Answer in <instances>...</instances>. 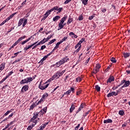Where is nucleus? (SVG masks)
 Wrapping results in <instances>:
<instances>
[{"instance_id": "nucleus-1", "label": "nucleus", "mask_w": 130, "mask_h": 130, "mask_svg": "<svg viewBox=\"0 0 130 130\" xmlns=\"http://www.w3.org/2000/svg\"><path fill=\"white\" fill-rule=\"evenodd\" d=\"M68 61H70V58L68 56H66L58 62H57L54 66H57V68H59L61 64H63L65 62H68Z\"/></svg>"}, {"instance_id": "nucleus-2", "label": "nucleus", "mask_w": 130, "mask_h": 130, "mask_svg": "<svg viewBox=\"0 0 130 130\" xmlns=\"http://www.w3.org/2000/svg\"><path fill=\"white\" fill-rule=\"evenodd\" d=\"M67 19H68V15H64V17L60 20V22L58 24V30H61V29L63 28V27H64V24H63V23Z\"/></svg>"}, {"instance_id": "nucleus-3", "label": "nucleus", "mask_w": 130, "mask_h": 130, "mask_svg": "<svg viewBox=\"0 0 130 130\" xmlns=\"http://www.w3.org/2000/svg\"><path fill=\"white\" fill-rule=\"evenodd\" d=\"M66 73V70L62 72L58 71L51 78L50 80H53L54 79H58L59 77H61Z\"/></svg>"}, {"instance_id": "nucleus-4", "label": "nucleus", "mask_w": 130, "mask_h": 130, "mask_svg": "<svg viewBox=\"0 0 130 130\" xmlns=\"http://www.w3.org/2000/svg\"><path fill=\"white\" fill-rule=\"evenodd\" d=\"M47 82H51V79H49L47 82L44 83L43 85L41 84V82H40V84L39 85V88L41 90H45L46 88L49 86V83L47 84Z\"/></svg>"}, {"instance_id": "nucleus-5", "label": "nucleus", "mask_w": 130, "mask_h": 130, "mask_svg": "<svg viewBox=\"0 0 130 130\" xmlns=\"http://www.w3.org/2000/svg\"><path fill=\"white\" fill-rule=\"evenodd\" d=\"M32 81L33 78L27 77L20 81V85H23V84H28V83H30V82H32Z\"/></svg>"}, {"instance_id": "nucleus-6", "label": "nucleus", "mask_w": 130, "mask_h": 130, "mask_svg": "<svg viewBox=\"0 0 130 130\" xmlns=\"http://www.w3.org/2000/svg\"><path fill=\"white\" fill-rule=\"evenodd\" d=\"M33 117L30 119V122H34L35 120H37L38 121H40V119L38 118V113L37 112H35L34 113Z\"/></svg>"}, {"instance_id": "nucleus-7", "label": "nucleus", "mask_w": 130, "mask_h": 130, "mask_svg": "<svg viewBox=\"0 0 130 130\" xmlns=\"http://www.w3.org/2000/svg\"><path fill=\"white\" fill-rule=\"evenodd\" d=\"M100 68H101V66L100 65V64H96L95 69H93L92 71V74H97L98 72L100 71Z\"/></svg>"}, {"instance_id": "nucleus-8", "label": "nucleus", "mask_w": 130, "mask_h": 130, "mask_svg": "<svg viewBox=\"0 0 130 130\" xmlns=\"http://www.w3.org/2000/svg\"><path fill=\"white\" fill-rule=\"evenodd\" d=\"M85 106H86V104H85L84 103H82L80 105V106L79 108H78V109L77 111H76V114H75V115L76 114H78V113H79V112L81 111V110H82V109H83V108H85Z\"/></svg>"}, {"instance_id": "nucleus-9", "label": "nucleus", "mask_w": 130, "mask_h": 130, "mask_svg": "<svg viewBox=\"0 0 130 130\" xmlns=\"http://www.w3.org/2000/svg\"><path fill=\"white\" fill-rule=\"evenodd\" d=\"M38 42H36L31 45H28V47L26 46L24 48V50H25V51L26 50H28V49H29V48L33 47V46H34V45H35V44H37Z\"/></svg>"}, {"instance_id": "nucleus-10", "label": "nucleus", "mask_w": 130, "mask_h": 130, "mask_svg": "<svg viewBox=\"0 0 130 130\" xmlns=\"http://www.w3.org/2000/svg\"><path fill=\"white\" fill-rule=\"evenodd\" d=\"M28 89H29V86L25 85L22 87L21 92L24 93V92H26V91H27Z\"/></svg>"}, {"instance_id": "nucleus-11", "label": "nucleus", "mask_w": 130, "mask_h": 130, "mask_svg": "<svg viewBox=\"0 0 130 130\" xmlns=\"http://www.w3.org/2000/svg\"><path fill=\"white\" fill-rule=\"evenodd\" d=\"M76 104L72 103L70 109V113H72L73 112V111L76 109Z\"/></svg>"}, {"instance_id": "nucleus-12", "label": "nucleus", "mask_w": 130, "mask_h": 130, "mask_svg": "<svg viewBox=\"0 0 130 130\" xmlns=\"http://www.w3.org/2000/svg\"><path fill=\"white\" fill-rule=\"evenodd\" d=\"M114 81V76H110V77L108 79L107 83H111V82H113Z\"/></svg>"}, {"instance_id": "nucleus-13", "label": "nucleus", "mask_w": 130, "mask_h": 130, "mask_svg": "<svg viewBox=\"0 0 130 130\" xmlns=\"http://www.w3.org/2000/svg\"><path fill=\"white\" fill-rule=\"evenodd\" d=\"M112 96H117L115 91H112L107 95V97L108 98L111 97Z\"/></svg>"}, {"instance_id": "nucleus-14", "label": "nucleus", "mask_w": 130, "mask_h": 130, "mask_svg": "<svg viewBox=\"0 0 130 130\" xmlns=\"http://www.w3.org/2000/svg\"><path fill=\"white\" fill-rule=\"evenodd\" d=\"M6 67V62H3L0 65V71H3L4 70Z\"/></svg>"}, {"instance_id": "nucleus-15", "label": "nucleus", "mask_w": 130, "mask_h": 130, "mask_svg": "<svg viewBox=\"0 0 130 130\" xmlns=\"http://www.w3.org/2000/svg\"><path fill=\"white\" fill-rule=\"evenodd\" d=\"M129 84H130L129 81L125 80V83L123 85V87L126 88V87H128V86H129Z\"/></svg>"}, {"instance_id": "nucleus-16", "label": "nucleus", "mask_w": 130, "mask_h": 130, "mask_svg": "<svg viewBox=\"0 0 130 130\" xmlns=\"http://www.w3.org/2000/svg\"><path fill=\"white\" fill-rule=\"evenodd\" d=\"M113 121L111 119H107L104 121V123H112Z\"/></svg>"}, {"instance_id": "nucleus-17", "label": "nucleus", "mask_w": 130, "mask_h": 130, "mask_svg": "<svg viewBox=\"0 0 130 130\" xmlns=\"http://www.w3.org/2000/svg\"><path fill=\"white\" fill-rule=\"evenodd\" d=\"M59 19H60V16L57 15V16H55L53 18V22H57V21H58V20H59Z\"/></svg>"}, {"instance_id": "nucleus-18", "label": "nucleus", "mask_w": 130, "mask_h": 130, "mask_svg": "<svg viewBox=\"0 0 130 130\" xmlns=\"http://www.w3.org/2000/svg\"><path fill=\"white\" fill-rule=\"evenodd\" d=\"M74 20V19H73V18L71 17V16H70L68 20L67 21V24L70 25V24H71V23H72V22H73V21Z\"/></svg>"}, {"instance_id": "nucleus-19", "label": "nucleus", "mask_w": 130, "mask_h": 130, "mask_svg": "<svg viewBox=\"0 0 130 130\" xmlns=\"http://www.w3.org/2000/svg\"><path fill=\"white\" fill-rule=\"evenodd\" d=\"M47 57H48L47 55L43 57V58L40 61V62L41 63V64H43V61H44V60H46V58H47Z\"/></svg>"}, {"instance_id": "nucleus-20", "label": "nucleus", "mask_w": 130, "mask_h": 130, "mask_svg": "<svg viewBox=\"0 0 130 130\" xmlns=\"http://www.w3.org/2000/svg\"><path fill=\"white\" fill-rule=\"evenodd\" d=\"M37 105H38V104H37V103H35L32 104L30 106V109H31V110H33V109H34V108H35Z\"/></svg>"}, {"instance_id": "nucleus-21", "label": "nucleus", "mask_w": 130, "mask_h": 130, "mask_svg": "<svg viewBox=\"0 0 130 130\" xmlns=\"http://www.w3.org/2000/svg\"><path fill=\"white\" fill-rule=\"evenodd\" d=\"M24 22V20L22 18H21L18 22V27H20V26H21V25H22L23 24Z\"/></svg>"}, {"instance_id": "nucleus-22", "label": "nucleus", "mask_w": 130, "mask_h": 130, "mask_svg": "<svg viewBox=\"0 0 130 130\" xmlns=\"http://www.w3.org/2000/svg\"><path fill=\"white\" fill-rule=\"evenodd\" d=\"M80 93H82V89H81V88L77 89L76 91V95H79Z\"/></svg>"}, {"instance_id": "nucleus-23", "label": "nucleus", "mask_w": 130, "mask_h": 130, "mask_svg": "<svg viewBox=\"0 0 130 130\" xmlns=\"http://www.w3.org/2000/svg\"><path fill=\"white\" fill-rule=\"evenodd\" d=\"M95 90L97 91V92H100V90L101 88H100V86L99 85H96L95 86Z\"/></svg>"}, {"instance_id": "nucleus-24", "label": "nucleus", "mask_w": 130, "mask_h": 130, "mask_svg": "<svg viewBox=\"0 0 130 130\" xmlns=\"http://www.w3.org/2000/svg\"><path fill=\"white\" fill-rule=\"evenodd\" d=\"M129 53H124L123 54V55L124 57V58H127V57H128V56H129Z\"/></svg>"}, {"instance_id": "nucleus-25", "label": "nucleus", "mask_w": 130, "mask_h": 130, "mask_svg": "<svg viewBox=\"0 0 130 130\" xmlns=\"http://www.w3.org/2000/svg\"><path fill=\"white\" fill-rule=\"evenodd\" d=\"M83 78L81 77H78L76 79V82H81Z\"/></svg>"}, {"instance_id": "nucleus-26", "label": "nucleus", "mask_w": 130, "mask_h": 130, "mask_svg": "<svg viewBox=\"0 0 130 130\" xmlns=\"http://www.w3.org/2000/svg\"><path fill=\"white\" fill-rule=\"evenodd\" d=\"M45 101V99L42 97V98L41 99V100L38 102V103H37V104H38V105H39V104H40V103H41V102H44Z\"/></svg>"}, {"instance_id": "nucleus-27", "label": "nucleus", "mask_w": 130, "mask_h": 130, "mask_svg": "<svg viewBox=\"0 0 130 130\" xmlns=\"http://www.w3.org/2000/svg\"><path fill=\"white\" fill-rule=\"evenodd\" d=\"M47 17H48V14L45 13V14L44 15V17H43V18H42L41 21H42L43 20H44V21L45 20H46V18H47Z\"/></svg>"}, {"instance_id": "nucleus-28", "label": "nucleus", "mask_w": 130, "mask_h": 130, "mask_svg": "<svg viewBox=\"0 0 130 130\" xmlns=\"http://www.w3.org/2000/svg\"><path fill=\"white\" fill-rule=\"evenodd\" d=\"M110 60L112 62L115 63V62H116V59H115V58L114 57H111L110 58Z\"/></svg>"}, {"instance_id": "nucleus-29", "label": "nucleus", "mask_w": 130, "mask_h": 130, "mask_svg": "<svg viewBox=\"0 0 130 130\" xmlns=\"http://www.w3.org/2000/svg\"><path fill=\"white\" fill-rule=\"evenodd\" d=\"M8 77L6 76L5 78H4L1 81L0 84H3L7 79H8Z\"/></svg>"}, {"instance_id": "nucleus-30", "label": "nucleus", "mask_w": 130, "mask_h": 130, "mask_svg": "<svg viewBox=\"0 0 130 130\" xmlns=\"http://www.w3.org/2000/svg\"><path fill=\"white\" fill-rule=\"evenodd\" d=\"M55 41H56V39H54L52 40L48 43V45H50V44H52V43H53V42H54Z\"/></svg>"}, {"instance_id": "nucleus-31", "label": "nucleus", "mask_w": 130, "mask_h": 130, "mask_svg": "<svg viewBox=\"0 0 130 130\" xmlns=\"http://www.w3.org/2000/svg\"><path fill=\"white\" fill-rule=\"evenodd\" d=\"M48 97V93H44L42 96V98H44L45 99H46V98Z\"/></svg>"}, {"instance_id": "nucleus-32", "label": "nucleus", "mask_w": 130, "mask_h": 130, "mask_svg": "<svg viewBox=\"0 0 130 130\" xmlns=\"http://www.w3.org/2000/svg\"><path fill=\"white\" fill-rule=\"evenodd\" d=\"M119 115H121V116H122V115H124V112L123 111V110H120L119 111Z\"/></svg>"}, {"instance_id": "nucleus-33", "label": "nucleus", "mask_w": 130, "mask_h": 130, "mask_svg": "<svg viewBox=\"0 0 130 130\" xmlns=\"http://www.w3.org/2000/svg\"><path fill=\"white\" fill-rule=\"evenodd\" d=\"M58 9V6H55L53 8H51V10H52V11L53 12V11H57Z\"/></svg>"}, {"instance_id": "nucleus-34", "label": "nucleus", "mask_w": 130, "mask_h": 130, "mask_svg": "<svg viewBox=\"0 0 130 130\" xmlns=\"http://www.w3.org/2000/svg\"><path fill=\"white\" fill-rule=\"evenodd\" d=\"M38 115H40V116H43V115L44 114V112H43V111H42V110H41V111H40L38 113Z\"/></svg>"}, {"instance_id": "nucleus-35", "label": "nucleus", "mask_w": 130, "mask_h": 130, "mask_svg": "<svg viewBox=\"0 0 130 130\" xmlns=\"http://www.w3.org/2000/svg\"><path fill=\"white\" fill-rule=\"evenodd\" d=\"M63 8L62 7L59 8H58V10H57L58 12H57V14H59V13H61V11H63Z\"/></svg>"}, {"instance_id": "nucleus-36", "label": "nucleus", "mask_w": 130, "mask_h": 130, "mask_svg": "<svg viewBox=\"0 0 130 130\" xmlns=\"http://www.w3.org/2000/svg\"><path fill=\"white\" fill-rule=\"evenodd\" d=\"M12 112V111H8L6 113H5L4 115H3V117H5V116H7V115H8L10 113Z\"/></svg>"}, {"instance_id": "nucleus-37", "label": "nucleus", "mask_w": 130, "mask_h": 130, "mask_svg": "<svg viewBox=\"0 0 130 130\" xmlns=\"http://www.w3.org/2000/svg\"><path fill=\"white\" fill-rule=\"evenodd\" d=\"M85 39L84 38L81 39V40L78 42V44L81 45V44L85 41Z\"/></svg>"}, {"instance_id": "nucleus-38", "label": "nucleus", "mask_w": 130, "mask_h": 130, "mask_svg": "<svg viewBox=\"0 0 130 130\" xmlns=\"http://www.w3.org/2000/svg\"><path fill=\"white\" fill-rule=\"evenodd\" d=\"M51 37H52V35L48 36V37L45 39L46 42H47V41H48L50 39V38H51Z\"/></svg>"}, {"instance_id": "nucleus-39", "label": "nucleus", "mask_w": 130, "mask_h": 130, "mask_svg": "<svg viewBox=\"0 0 130 130\" xmlns=\"http://www.w3.org/2000/svg\"><path fill=\"white\" fill-rule=\"evenodd\" d=\"M82 4L84 5V6H86V5L88 4V0H83Z\"/></svg>"}, {"instance_id": "nucleus-40", "label": "nucleus", "mask_w": 130, "mask_h": 130, "mask_svg": "<svg viewBox=\"0 0 130 130\" xmlns=\"http://www.w3.org/2000/svg\"><path fill=\"white\" fill-rule=\"evenodd\" d=\"M19 61H21V58H18V59L15 60L12 63V64H14V63H16V62H19Z\"/></svg>"}, {"instance_id": "nucleus-41", "label": "nucleus", "mask_w": 130, "mask_h": 130, "mask_svg": "<svg viewBox=\"0 0 130 130\" xmlns=\"http://www.w3.org/2000/svg\"><path fill=\"white\" fill-rule=\"evenodd\" d=\"M45 38H44L41 41H40V43L41 44H44V43H45V42H46V41L45 40Z\"/></svg>"}, {"instance_id": "nucleus-42", "label": "nucleus", "mask_w": 130, "mask_h": 130, "mask_svg": "<svg viewBox=\"0 0 130 130\" xmlns=\"http://www.w3.org/2000/svg\"><path fill=\"white\" fill-rule=\"evenodd\" d=\"M12 74H14V72L13 71L10 72L6 76H7V77L9 78V77H10V76H12Z\"/></svg>"}, {"instance_id": "nucleus-43", "label": "nucleus", "mask_w": 130, "mask_h": 130, "mask_svg": "<svg viewBox=\"0 0 130 130\" xmlns=\"http://www.w3.org/2000/svg\"><path fill=\"white\" fill-rule=\"evenodd\" d=\"M111 67V65H109V66L107 67V69L105 70L106 73H107L109 70H110V68Z\"/></svg>"}, {"instance_id": "nucleus-44", "label": "nucleus", "mask_w": 130, "mask_h": 130, "mask_svg": "<svg viewBox=\"0 0 130 130\" xmlns=\"http://www.w3.org/2000/svg\"><path fill=\"white\" fill-rule=\"evenodd\" d=\"M68 39V37H64L61 41H60L61 43H62V42H63L64 41H66V40H67Z\"/></svg>"}, {"instance_id": "nucleus-45", "label": "nucleus", "mask_w": 130, "mask_h": 130, "mask_svg": "<svg viewBox=\"0 0 130 130\" xmlns=\"http://www.w3.org/2000/svg\"><path fill=\"white\" fill-rule=\"evenodd\" d=\"M71 93H72V92H71L70 89H69V90H68L67 92H64V94L65 95H66V94L67 95H70V94H71Z\"/></svg>"}, {"instance_id": "nucleus-46", "label": "nucleus", "mask_w": 130, "mask_h": 130, "mask_svg": "<svg viewBox=\"0 0 130 130\" xmlns=\"http://www.w3.org/2000/svg\"><path fill=\"white\" fill-rule=\"evenodd\" d=\"M51 12H52V10L51 9L48 10L46 14H47V15H48V16H49V15H50Z\"/></svg>"}, {"instance_id": "nucleus-47", "label": "nucleus", "mask_w": 130, "mask_h": 130, "mask_svg": "<svg viewBox=\"0 0 130 130\" xmlns=\"http://www.w3.org/2000/svg\"><path fill=\"white\" fill-rule=\"evenodd\" d=\"M118 87H120V85H117L116 86H113L112 89L113 90H116V89H117L118 88Z\"/></svg>"}, {"instance_id": "nucleus-48", "label": "nucleus", "mask_w": 130, "mask_h": 130, "mask_svg": "<svg viewBox=\"0 0 130 130\" xmlns=\"http://www.w3.org/2000/svg\"><path fill=\"white\" fill-rule=\"evenodd\" d=\"M91 111L88 110L87 112H86L83 115V116H84V117H86V116H87V114H89L90 113V112Z\"/></svg>"}, {"instance_id": "nucleus-49", "label": "nucleus", "mask_w": 130, "mask_h": 130, "mask_svg": "<svg viewBox=\"0 0 130 130\" xmlns=\"http://www.w3.org/2000/svg\"><path fill=\"white\" fill-rule=\"evenodd\" d=\"M34 122V123H35V124H32L31 125V126H32V128L33 127H34V126H35V125H36V124L37 123V120H35V121H34V122Z\"/></svg>"}, {"instance_id": "nucleus-50", "label": "nucleus", "mask_w": 130, "mask_h": 130, "mask_svg": "<svg viewBox=\"0 0 130 130\" xmlns=\"http://www.w3.org/2000/svg\"><path fill=\"white\" fill-rule=\"evenodd\" d=\"M82 45H80L78 48L76 50V51H75V52H76V53H78V52H79V51H80V50L81 49V47Z\"/></svg>"}, {"instance_id": "nucleus-51", "label": "nucleus", "mask_w": 130, "mask_h": 130, "mask_svg": "<svg viewBox=\"0 0 130 130\" xmlns=\"http://www.w3.org/2000/svg\"><path fill=\"white\" fill-rule=\"evenodd\" d=\"M83 16L80 15L79 16V17H78L79 21H83Z\"/></svg>"}, {"instance_id": "nucleus-52", "label": "nucleus", "mask_w": 130, "mask_h": 130, "mask_svg": "<svg viewBox=\"0 0 130 130\" xmlns=\"http://www.w3.org/2000/svg\"><path fill=\"white\" fill-rule=\"evenodd\" d=\"M46 48V46L45 45H44L41 46L40 50H43V49H45Z\"/></svg>"}, {"instance_id": "nucleus-53", "label": "nucleus", "mask_w": 130, "mask_h": 130, "mask_svg": "<svg viewBox=\"0 0 130 130\" xmlns=\"http://www.w3.org/2000/svg\"><path fill=\"white\" fill-rule=\"evenodd\" d=\"M70 90L71 92H72V93H75V88L71 87Z\"/></svg>"}, {"instance_id": "nucleus-54", "label": "nucleus", "mask_w": 130, "mask_h": 130, "mask_svg": "<svg viewBox=\"0 0 130 130\" xmlns=\"http://www.w3.org/2000/svg\"><path fill=\"white\" fill-rule=\"evenodd\" d=\"M125 80H123L121 81L120 84H119L120 86H121V85H123V84L125 83Z\"/></svg>"}, {"instance_id": "nucleus-55", "label": "nucleus", "mask_w": 130, "mask_h": 130, "mask_svg": "<svg viewBox=\"0 0 130 130\" xmlns=\"http://www.w3.org/2000/svg\"><path fill=\"white\" fill-rule=\"evenodd\" d=\"M60 44H61V42L60 41L56 44V46H57V47H59Z\"/></svg>"}, {"instance_id": "nucleus-56", "label": "nucleus", "mask_w": 130, "mask_h": 130, "mask_svg": "<svg viewBox=\"0 0 130 130\" xmlns=\"http://www.w3.org/2000/svg\"><path fill=\"white\" fill-rule=\"evenodd\" d=\"M80 125H81V124H78V125L75 127V130L79 129V127H80Z\"/></svg>"}, {"instance_id": "nucleus-57", "label": "nucleus", "mask_w": 130, "mask_h": 130, "mask_svg": "<svg viewBox=\"0 0 130 130\" xmlns=\"http://www.w3.org/2000/svg\"><path fill=\"white\" fill-rule=\"evenodd\" d=\"M47 111V108L45 107L43 108V111H44L43 112H44V113H46Z\"/></svg>"}, {"instance_id": "nucleus-58", "label": "nucleus", "mask_w": 130, "mask_h": 130, "mask_svg": "<svg viewBox=\"0 0 130 130\" xmlns=\"http://www.w3.org/2000/svg\"><path fill=\"white\" fill-rule=\"evenodd\" d=\"M32 126H31V125H29L28 126L27 128V130H31L32 129Z\"/></svg>"}, {"instance_id": "nucleus-59", "label": "nucleus", "mask_w": 130, "mask_h": 130, "mask_svg": "<svg viewBox=\"0 0 130 130\" xmlns=\"http://www.w3.org/2000/svg\"><path fill=\"white\" fill-rule=\"evenodd\" d=\"M72 0H66L65 2H64V4H65V5H67V4H69V3H70V2H71Z\"/></svg>"}, {"instance_id": "nucleus-60", "label": "nucleus", "mask_w": 130, "mask_h": 130, "mask_svg": "<svg viewBox=\"0 0 130 130\" xmlns=\"http://www.w3.org/2000/svg\"><path fill=\"white\" fill-rule=\"evenodd\" d=\"M79 46H81V45L79 44L78 43L75 47V49H77V48H78V47L79 48Z\"/></svg>"}, {"instance_id": "nucleus-61", "label": "nucleus", "mask_w": 130, "mask_h": 130, "mask_svg": "<svg viewBox=\"0 0 130 130\" xmlns=\"http://www.w3.org/2000/svg\"><path fill=\"white\" fill-rule=\"evenodd\" d=\"M27 42H28V41L27 40H26L25 41L22 42L21 43L22 45H24V44H25V43H27Z\"/></svg>"}, {"instance_id": "nucleus-62", "label": "nucleus", "mask_w": 130, "mask_h": 130, "mask_svg": "<svg viewBox=\"0 0 130 130\" xmlns=\"http://www.w3.org/2000/svg\"><path fill=\"white\" fill-rule=\"evenodd\" d=\"M27 19H24V22H23L24 25H27Z\"/></svg>"}, {"instance_id": "nucleus-63", "label": "nucleus", "mask_w": 130, "mask_h": 130, "mask_svg": "<svg viewBox=\"0 0 130 130\" xmlns=\"http://www.w3.org/2000/svg\"><path fill=\"white\" fill-rule=\"evenodd\" d=\"M94 18V16H90L89 17L88 19L91 20H93V18Z\"/></svg>"}, {"instance_id": "nucleus-64", "label": "nucleus", "mask_w": 130, "mask_h": 130, "mask_svg": "<svg viewBox=\"0 0 130 130\" xmlns=\"http://www.w3.org/2000/svg\"><path fill=\"white\" fill-rule=\"evenodd\" d=\"M15 122H16L15 121H12L10 123H9L8 124L9 125H12V124H14V123H15Z\"/></svg>"}]
</instances>
